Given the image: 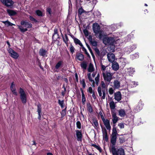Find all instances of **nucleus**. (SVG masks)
<instances>
[{
	"instance_id": "obj_1",
	"label": "nucleus",
	"mask_w": 155,
	"mask_h": 155,
	"mask_svg": "<svg viewBox=\"0 0 155 155\" xmlns=\"http://www.w3.org/2000/svg\"><path fill=\"white\" fill-rule=\"evenodd\" d=\"M21 25H18V28L22 33H24L28 31V28L32 27V24L27 21L26 20H22L20 22Z\"/></svg>"
},
{
	"instance_id": "obj_2",
	"label": "nucleus",
	"mask_w": 155,
	"mask_h": 155,
	"mask_svg": "<svg viewBox=\"0 0 155 155\" xmlns=\"http://www.w3.org/2000/svg\"><path fill=\"white\" fill-rule=\"evenodd\" d=\"M110 150L113 155H115L116 154L117 155H125L124 150L122 148H119L117 150L114 147L113 148H110Z\"/></svg>"
},
{
	"instance_id": "obj_3",
	"label": "nucleus",
	"mask_w": 155,
	"mask_h": 155,
	"mask_svg": "<svg viewBox=\"0 0 155 155\" xmlns=\"http://www.w3.org/2000/svg\"><path fill=\"white\" fill-rule=\"evenodd\" d=\"M19 93L20 94V98L23 104H25L27 102V96L24 90L20 87Z\"/></svg>"
},
{
	"instance_id": "obj_4",
	"label": "nucleus",
	"mask_w": 155,
	"mask_h": 155,
	"mask_svg": "<svg viewBox=\"0 0 155 155\" xmlns=\"http://www.w3.org/2000/svg\"><path fill=\"white\" fill-rule=\"evenodd\" d=\"M103 76V77L105 82L108 83L109 84L111 80L112 79V74L110 72H107L106 73L103 72L102 73Z\"/></svg>"
},
{
	"instance_id": "obj_5",
	"label": "nucleus",
	"mask_w": 155,
	"mask_h": 155,
	"mask_svg": "<svg viewBox=\"0 0 155 155\" xmlns=\"http://www.w3.org/2000/svg\"><path fill=\"white\" fill-rule=\"evenodd\" d=\"M100 125L102 129L103 140H105L106 142H107L108 140V139L107 131L105 127H103L101 124H100Z\"/></svg>"
},
{
	"instance_id": "obj_6",
	"label": "nucleus",
	"mask_w": 155,
	"mask_h": 155,
	"mask_svg": "<svg viewBox=\"0 0 155 155\" xmlns=\"http://www.w3.org/2000/svg\"><path fill=\"white\" fill-rule=\"evenodd\" d=\"M117 136H111L110 139V148H113L115 147V145L116 143Z\"/></svg>"
},
{
	"instance_id": "obj_7",
	"label": "nucleus",
	"mask_w": 155,
	"mask_h": 155,
	"mask_svg": "<svg viewBox=\"0 0 155 155\" xmlns=\"http://www.w3.org/2000/svg\"><path fill=\"white\" fill-rule=\"evenodd\" d=\"M93 30L95 35L98 34L100 30V26L97 23H94L93 25Z\"/></svg>"
},
{
	"instance_id": "obj_8",
	"label": "nucleus",
	"mask_w": 155,
	"mask_h": 155,
	"mask_svg": "<svg viewBox=\"0 0 155 155\" xmlns=\"http://www.w3.org/2000/svg\"><path fill=\"white\" fill-rule=\"evenodd\" d=\"M8 53H9L10 56L12 58L16 59L19 57V55L18 54L13 50L12 48H9L8 50Z\"/></svg>"
},
{
	"instance_id": "obj_9",
	"label": "nucleus",
	"mask_w": 155,
	"mask_h": 155,
	"mask_svg": "<svg viewBox=\"0 0 155 155\" xmlns=\"http://www.w3.org/2000/svg\"><path fill=\"white\" fill-rule=\"evenodd\" d=\"M1 2L7 7L12 6L14 4L12 0H1Z\"/></svg>"
},
{
	"instance_id": "obj_10",
	"label": "nucleus",
	"mask_w": 155,
	"mask_h": 155,
	"mask_svg": "<svg viewBox=\"0 0 155 155\" xmlns=\"http://www.w3.org/2000/svg\"><path fill=\"white\" fill-rule=\"evenodd\" d=\"M104 43H106L109 44H112L114 41V40L113 38L111 37H106L103 40Z\"/></svg>"
},
{
	"instance_id": "obj_11",
	"label": "nucleus",
	"mask_w": 155,
	"mask_h": 155,
	"mask_svg": "<svg viewBox=\"0 0 155 155\" xmlns=\"http://www.w3.org/2000/svg\"><path fill=\"white\" fill-rule=\"evenodd\" d=\"M77 140L78 141L81 142L83 138V135L81 130H75Z\"/></svg>"
},
{
	"instance_id": "obj_12",
	"label": "nucleus",
	"mask_w": 155,
	"mask_h": 155,
	"mask_svg": "<svg viewBox=\"0 0 155 155\" xmlns=\"http://www.w3.org/2000/svg\"><path fill=\"white\" fill-rule=\"evenodd\" d=\"M111 115L112 118V122L113 124H115L118 120V117L116 115V113L114 110L111 112Z\"/></svg>"
},
{
	"instance_id": "obj_13",
	"label": "nucleus",
	"mask_w": 155,
	"mask_h": 155,
	"mask_svg": "<svg viewBox=\"0 0 155 155\" xmlns=\"http://www.w3.org/2000/svg\"><path fill=\"white\" fill-rule=\"evenodd\" d=\"M37 112L38 114V119L39 120H41V115H42V107L41 104L38 103L37 105Z\"/></svg>"
},
{
	"instance_id": "obj_14",
	"label": "nucleus",
	"mask_w": 155,
	"mask_h": 155,
	"mask_svg": "<svg viewBox=\"0 0 155 155\" xmlns=\"http://www.w3.org/2000/svg\"><path fill=\"white\" fill-rule=\"evenodd\" d=\"M115 99L119 101H120L122 98V96L121 93L120 91H118L114 94Z\"/></svg>"
},
{
	"instance_id": "obj_15",
	"label": "nucleus",
	"mask_w": 155,
	"mask_h": 155,
	"mask_svg": "<svg viewBox=\"0 0 155 155\" xmlns=\"http://www.w3.org/2000/svg\"><path fill=\"white\" fill-rule=\"evenodd\" d=\"M107 56L108 59L110 62H113L114 61L115 56L114 54L112 53H108Z\"/></svg>"
},
{
	"instance_id": "obj_16",
	"label": "nucleus",
	"mask_w": 155,
	"mask_h": 155,
	"mask_svg": "<svg viewBox=\"0 0 155 155\" xmlns=\"http://www.w3.org/2000/svg\"><path fill=\"white\" fill-rule=\"evenodd\" d=\"M58 29L57 28H55L54 29V33L52 36V39L54 41H56L57 38H59Z\"/></svg>"
},
{
	"instance_id": "obj_17",
	"label": "nucleus",
	"mask_w": 155,
	"mask_h": 155,
	"mask_svg": "<svg viewBox=\"0 0 155 155\" xmlns=\"http://www.w3.org/2000/svg\"><path fill=\"white\" fill-rule=\"evenodd\" d=\"M97 91L99 94V96L102 97V99H104L105 98L106 96V93H103V96H102V93L101 87L100 86H99L97 88Z\"/></svg>"
},
{
	"instance_id": "obj_18",
	"label": "nucleus",
	"mask_w": 155,
	"mask_h": 155,
	"mask_svg": "<svg viewBox=\"0 0 155 155\" xmlns=\"http://www.w3.org/2000/svg\"><path fill=\"white\" fill-rule=\"evenodd\" d=\"M103 122L107 129L108 130H110L111 129V127L110 125V120L107 119H106L104 121H103Z\"/></svg>"
},
{
	"instance_id": "obj_19",
	"label": "nucleus",
	"mask_w": 155,
	"mask_h": 155,
	"mask_svg": "<svg viewBox=\"0 0 155 155\" xmlns=\"http://www.w3.org/2000/svg\"><path fill=\"white\" fill-rule=\"evenodd\" d=\"M112 66L113 69L115 71H117L119 69V65L117 62L115 61L112 62Z\"/></svg>"
},
{
	"instance_id": "obj_20",
	"label": "nucleus",
	"mask_w": 155,
	"mask_h": 155,
	"mask_svg": "<svg viewBox=\"0 0 155 155\" xmlns=\"http://www.w3.org/2000/svg\"><path fill=\"white\" fill-rule=\"evenodd\" d=\"M87 112L90 113H92L93 111L92 107L90 102L87 103Z\"/></svg>"
},
{
	"instance_id": "obj_21",
	"label": "nucleus",
	"mask_w": 155,
	"mask_h": 155,
	"mask_svg": "<svg viewBox=\"0 0 155 155\" xmlns=\"http://www.w3.org/2000/svg\"><path fill=\"white\" fill-rule=\"evenodd\" d=\"M76 58L79 61H82L84 59V56L82 53H77L76 55Z\"/></svg>"
},
{
	"instance_id": "obj_22",
	"label": "nucleus",
	"mask_w": 155,
	"mask_h": 155,
	"mask_svg": "<svg viewBox=\"0 0 155 155\" xmlns=\"http://www.w3.org/2000/svg\"><path fill=\"white\" fill-rule=\"evenodd\" d=\"M64 62L62 60L59 61L56 64L55 68L56 69H58L59 68L62 67Z\"/></svg>"
},
{
	"instance_id": "obj_23",
	"label": "nucleus",
	"mask_w": 155,
	"mask_h": 155,
	"mask_svg": "<svg viewBox=\"0 0 155 155\" xmlns=\"http://www.w3.org/2000/svg\"><path fill=\"white\" fill-rule=\"evenodd\" d=\"M119 135L117 134V129L115 127V124L113 125V128L112 129V136H117V135Z\"/></svg>"
},
{
	"instance_id": "obj_24",
	"label": "nucleus",
	"mask_w": 155,
	"mask_h": 155,
	"mask_svg": "<svg viewBox=\"0 0 155 155\" xmlns=\"http://www.w3.org/2000/svg\"><path fill=\"white\" fill-rule=\"evenodd\" d=\"M14 86L15 85L14 84V82H12V83L10 87L12 93L15 95L17 96L18 95V93L17 92L15 91V87H13V86Z\"/></svg>"
},
{
	"instance_id": "obj_25",
	"label": "nucleus",
	"mask_w": 155,
	"mask_h": 155,
	"mask_svg": "<svg viewBox=\"0 0 155 155\" xmlns=\"http://www.w3.org/2000/svg\"><path fill=\"white\" fill-rule=\"evenodd\" d=\"M119 114L121 117H124L126 115L125 110L123 109H121L118 110Z\"/></svg>"
},
{
	"instance_id": "obj_26",
	"label": "nucleus",
	"mask_w": 155,
	"mask_h": 155,
	"mask_svg": "<svg viewBox=\"0 0 155 155\" xmlns=\"http://www.w3.org/2000/svg\"><path fill=\"white\" fill-rule=\"evenodd\" d=\"M7 12L9 15L10 16H14L17 14L16 12L13 10L11 9H7Z\"/></svg>"
},
{
	"instance_id": "obj_27",
	"label": "nucleus",
	"mask_w": 155,
	"mask_h": 155,
	"mask_svg": "<svg viewBox=\"0 0 155 155\" xmlns=\"http://www.w3.org/2000/svg\"><path fill=\"white\" fill-rule=\"evenodd\" d=\"M47 52V51L46 50L41 48L40 50L39 54L40 56L45 57Z\"/></svg>"
},
{
	"instance_id": "obj_28",
	"label": "nucleus",
	"mask_w": 155,
	"mask_h": 155,
	"mask_svg": "<svg viewBox=\"0 0 155 155\" xmlns=\"http://www.w3.org/2000/svg\"><path fill=\"white\" fill-rule=\"evenodd\" d=\"M80 90L82 93V103L83 104H85L86 102V98L85 97V95L84 93V91L81 88H80Z\"/></svg>"
},
{
	"instance_id": "obj_29",
	"label": "nucleus",
	"mask_w": 155,
	"mask_h": 155,
	"mask_svg": "<svg viewBox=\"0 0 155 155\" xmlns=\"http://www.w3.org/2000/svg\"><path fill=\"white\" fill-rule=\"evenodd\" d=\"M114 88L115 89H118L120 87V83L119 81L117 80H114Z\"/></svg>"
},
{
	"instance_id": "obj_30",
	"label": "nucleus",
	"mask_w": 155,
	"mask_h": 155,
	"mask_svg": "<svg viewBox=\"0 0 155 155\" xmlns=\"http://www.w3.org/2000/svg\"><path fill=\"white\" fill-rule=\"evenodd\" d=\"M87 63L86 61H83L81 64V67L84 70H86L87 66Z\"/></svg>"
},
{
	"instance_id": "obj_31",
	"label": "nucleus",
	"mask_w": 155,
	"mask_h": 155,
	"mask_svg": "<svg viewBox=\"0 0 155 155\" xmlns=\"http://www.w3.org/2000/svg\"><path fill=\"white\" fill-rule=\"evenodd\" d=\"M91 146L93 147L98 150L100 153L102 151V149L99 146H97L95 144H94L93 143H91Z\"/></svg>"
},
{
	"instance_id": "obj_32",
	"label": "nucleus",
	"mask_w": 155,
	"mask_h": 155,
	"mask_svg": "<svg viewBox=\"0 0 155 155\" xmlns=\"http://www.w3.org/2000/svg\"><path fill=\"white\" fill-rule=\"evenodd\" d=\"M94 69L93 64L91 63H90L88 69V71L89 72H92L94 71Z\"/></svg>"
},
{
	"instance_id": "obj_33",
	"label": "nucleus",
	"mask_w": 155,
	"mask_h": 155,
	"mask_svg": "<svg viewBox=\"0 0 155 155\" xmlns=\"http://www.w3.org/2000/svg\"><path fill=\"white\" fill-rule=\"evenodd\" d=\"M74 42L76 45H79L81 47H83V46L80 41L78 38H74Z\"/></svg>"
},
{
	"instance_id": "obj_34",
	"label": "nucleus",
	"mask_w": 155,
	"mask_h": 155,
	"mask_svg": "<svg viewBox=\"0 0 155 155\" xmlns=\"http://www.w3.org/2000/svg\"><path fill=\"white\" fill-rule=\"evenodd\" d=\"M62 37L63 40L64 42L68 46V41H69V39L68 38V37L66 34L65 35V38H64V36L62 34Z\"/></svg>"
},
{
	"instance_id": "obj_35",
	"label": "nucleus",
	"mask_w": 155,
	"mask_h": 155,
	"mask_svg": "<svg viewBox=\"0 0 155 155\" xmlns=\"http://www.w3.org/2000/svg\"><path fill=\"white\" fill-rule=\"evenodd\" d=\"M86 11L84 10L82 7L79 8L78 11V16L81 15L82 13H85Z\"/></svg>"
},
{
	"instance_id": "obj_36",
	"label": "nucleus",
	"mask_w": 155,
	"mask_h": 155,
	"mask_svg": "<svg viewBox=\"0 0 155 155\" xmlns=\"http://www.w3.org/2000/svg\"><path fill=\"white\" fill-rule=\"evenodd\" d=\"M109 105L110 108L111 109L114 110L115 109L116 105L114 101H112L110 102Z\"/></svg>"
},
{
	"instance_id": "obj_37",
	"label": "nucleus",
	"mask_w": 155,
	"mask_h": 155,
	"mask_svg": "<svg viewBox=\"0 0 155 155\" xmlns=\"http://www.w3.org/2000/svg\"><path fill=\"white\" fill-rule=\"evenodd\" d=\"M120 136V137L119 138V142L120 143H123L125 141V137L123 136V135Z\"/></svg>"
},
{
	"instance_id": "obj_38",
	"label": "nucleus",
	"mask_w": 155,
	"mask_h": 155,
	"mask_svg": "<svg viewBox=\"0 0 155 155\" xmlns=\"http://www.w3.org/2000/svg\"><path fill=\"white\" fill-rule=\"evenodd\" d=\"M93 122L94 124V127H97L98 126V120L95 118L92 119Z\"/></svg>"
},
{
	"instance_id": "obj_39",
	"label": "nucleus",
	"mask_w": 155,
	"mask_h": 155,
	"mask_svg": "<svg viewBox=\"0 0 155 155\" xmlns=\"http://www.w3.org/2000/svg\"><path fill=\"white\" fill-rule=\"evenodd\" d=\"M86 45L88 50H89L91 55H92V57L93 58H95V57L94 55V54L92 52V50H91L89 45L87 44L86 43Z\"/></svg>"
},
{
	"instance_id": "obj_40",
	"label": "nucleus",
	"mask_w": 155,
	"mask_h": 155,
	"mask_svg": "<svg viewBox=\"0 0 155 155\" xmlns=\"http://www.w3.org/2000/svg\"><path fill=\"white\" fill-rule=\"evenodd\" d=\"M66 108L67 107H66L64 109L62 110L61 112V118H63L66 115Z\"/></svg>"
},
{
	"instance_id": "obj_41",
	"label": "nucleus",
	"mask_w": 155,
	"mask_h": 155,
	"mask_svg": "<svg viewBox=\"0 0 155 155\" xmlns=\"http://www.w3.org/2000/svg\"><path fill=\"white\" fill-rule=\"evenodd\" d=\"M66 86L64 84L63 85L62 88H64V91H62L61 92L62 95L64 97L65 95L66 92Z\"/></svg>"
},
{
	"instance_id": "obj_42",
	"label": "nucleus",
	"mask_w": 155,
	"mask_h": 155,
	"mask_svg": "<svg viewBox=\"0 0 155 155\" xmlns=\"http://www.w3.org/2000/svg\"><path fill=\"white\" fill-rule=\"evenodd\" d=\"M82 48L83 51L85 52V54L87 55V56L89 58H91L90 56L87 52L86 49L83 46L82 47Z\"/></svg>"
},
{
	"instance_id": "obj_43",
	"label": "nucleus",
	"mask_w": 155,
	"mask_h": 155,
	"mask_svg": "<svg viewBox=\"0 0 155 155\" xmlns=\"http://www.w3.org/2000/svg\"><path fill=\"white\" fill-rule=\"evenodd\" d=\"M2 22L5 24V25H7V26H12L13 25H14L12 23L10 22L8 20L5 21H3Z\"/></svg>"
},
{
	"instance_id": "obj_44",
	"label": "nucleus",
	"mask_w": 155,
	"mask_h": 155,
	"mask_svg": "<svg viewBox=\"0 0 155 155\" xmlns=\"http://www.w3.org/2000/svg\"><path fill=\"white\" fill-rule=\"evenodd\" d=\"M29 18L30 20L32 21V23H33V22L35 23H37L38 22V20L33 18V17L32 16L30 15L29 16Z\"/></svg>"
},
{
	"instance_id": "obj_45",
	"label": "nucleus",
	"mask_w": 155,
	"mask_h": 155,
	"mask_svg": "<svg viewBox=\"0 0 155 155\" xmlns=\"http://www.w3.org/2000/svg\"><path fill=\"white\" fill-rule=\"evenodd\" d=\"M70 51L71 54H73L74 52L75 49L73 46L71 44L70 47Z\"/></svg>"
},
{
	"instance_id": "obj_46",
	"label": "nucleus",
	"mask_w": 155,
	"mask_h": 155,
	"mask_svg": "<svg viewBox=\"0 0 155 155\" xmlns=\"http://www.w3.org/2000/svg\"><path fill=\"white\" fill-rule=\"evenodd\" d=\"M80 84H82L83 88H84L86 87V83L85 82V80L83 79L81 80L80 81Z\"/></svg>"
},
{
	"instance_id": "obj_47",
	"label": "nucleus",
	"mask_w": 155,
	"mask_h": 155,
	"mask_svg": "<svg viewBox=\"0 0 155 155\" xmlns=\"http://www.w3.org/2000/svg\"><path fill=\"white\" fill-rule=\"evenodd\" d=\"M135 72V69L133 68H129L128 69V72L130 74H132Z\"/></svg>"
},
{
	"instance_id": "obj_48",
	"label": "nucleus",
	"mask_w": 155,
	"mask_h": 155,
	"mask_svg": "<svg viewBox=\"0 0 155 155\" xmlns=\"http://www.w3.org/2000/svg\"><path fill=\"white\" fill-rule=\"evenodd\" d=\"M36 13L38 16H42V12L39 10H36Z\"/></svg>"
},
{
	"instance_id": "obj_49",
	"label": "nucleus",
	"mask_w": 155,
	"mask_h": 155,
	"mask_svg": "<svg viewBox=\"0 0 155 155\" xmlns=\"http://www.w3.org/2000/svg\"><path fill=\"white\" fill-rule=\"evenodd\" d=\"M76 126L77 128L80 129L81 128V124L80 121H77L76 122Z\"/></svg>"
},
{
	"instance_id": "obj_50",
	"label": "nucleus",
	"mask_w": 155,
	"mask_h": 155,
	"mask_svg": "<svg viewBox=\"0 0 155 155\" xmlns=\"http://www.w3.org/2000/svg\"><path fill=\"white\" fill-rule=\"evenodd\" d=\"M90 42L94 46H96L97 45V42L94 40L91 41Z\"/></svg>"
},
{
	"instance_id": "obj_51",
	"label": "nucleus",
	"mask_w": 155,
	"mask_h": 155,
	"mask_svg": "<svg viewBox=\"0 0 155 155\" xmlns=\"http://www.w3.org/2000/svg\"><path fill=\"white\" fill-rule=\"evenodd\" d=\"M83 32L85 36H87L88 35L89 32L87 29H84L83 30Z\"/></svg>"
},
{
	"instance_id": "obj_52",
	"label": "nucleus",
	"mask_w": 155,
	"mask_h": 155,
	"mask_svg": "<svg viewBox=\"0 0 155 155\" xmlns=\"http://www.w3.org/2000/svg\"><path fill=\"white\" fill-rule=\"evenodd\" d=\"M108 91L109 94L110 95L112 94L114 92V90L112 87H110L109 88Z\"/></svg>"
},
{
	"instance_id": "obj_53",
	"label": "nucleus",
	"mask_w": 155,
	"mask_h": 155,
	"mask_svg": "<svg viewBox=\"0 0 155 155\" xmlns=\"http://www.w3.org/2000/svg\"><path fill=\"white\" fill-rule=\"evenodd\" d=\"M124 124L122 123H120L118 124V126L121 129L124 128Z\"/></svg>"
},
{
	"instance_id": "obj_54",
	"label": "nucleus",
	"mask_w": 155,
	"mask_h": 155,
	"mask_svg": "<svg viewBox=\"0 0 155 155\" xmlns=\"http://www.w3.org/2000/svg\"><path fill=\"white\" fill-rule=\"evenodd\" d=\"M46 12L48 13V14L51 15V9L50 7H48L46 9Z\"/></svg>"
},
{
	"instance_id": "obj_55",
	"label": "nucleus",
	"mask_w": 155,
	"mask_h": 155,
	"mask_svg": "<svg viewBox=\"0 0 155 155\" xmlns=\"http://www.w3.org/2000/svg\"><path fill=\"white\" fill-rule=\"evenodd\" d=\"M101 84L102 88H106V85L104 81H101Z\"/></svg>"
},
{
	"instance_id": "obj_56",
	"label": "nucleus",
	"mask_w": 155,
	"mask_h": 155,
	"mask_svg": "<svg viewBox=\"0 0 155 155\" xmlns=\"http://www.w3.org/2000/svg\"><path fill=\"white\" fill-rule=\"evenodd\" d=\"M98 34H99V38L100 39H101L103 36L102 31V30L100 31V32L98 33Z\"/></svg>"
},
{
	"instance_id": "obj_57",
	"label": "nucleus",
	"mask_w": 155,
	"mask_h": 155,
	"mask_svg": "<svg viewBox=\"0 0 155 155\" xmlns=\"http://www.w3.org/2000/svg\"><path fill=\"white\" fill-rule=\"evenodd\" d=\"M101 90L103 93H106H106L108 94L107 93V88H102Z\"/></svg>"
},
{
	"instance_id": "obj_58",
	"label": "nucleus",
	"mask_w": 155,
	"mask_h": 155,
	"mask_svg": "<svg viewBox=\"0 0 155 155\" xmlns=\"http://www.w3.org/2000/svg\"><path fill=\"white\" fill-rule=\"evenodd\" d=\"M58 103L60 106L63 105L64 103V100H63L62 101H61L60 100H59L58 101Z\"/></svg>"
},
{
	"instance_id": "obj_59",
	"label": "nucleus",
	"mask_w": 155,
	"mask_h": 155,
	"mask_svg": "<svg viewBox=\"0 0 155 155\" xmlns=\"http://www.w3.org/2000/svg\"><path fill=\"white\" fill-rule=\"evenodd\" d=\"M130 48V49H131V50L133 51L136 48V46L135 45H131Z\"/></svg>"
},
{
	"instance_id": "obj_60",
	"label": "nucleus",
	"mask_w": 155,
	"mask_h": 155,
	"mask_svg": "<svg viewBox=\"0 0 155 155\" xmlns=\"http://www.w3.org/2000/svg\"><path fill=\"white\" fill-rule=\"evenodd\" d=\"M106 67L102 64L101 65V70L102 71H104L105 70Z\"/></svg>"
},
{
	"instance_id": "obj_61",
	"label": "nucleus",
	"mask_w": 155,
	"mask_h": 155,
	"mask_svg": "<svg viewBox=\"0 0 155 155\" xmlns=\"http://www.w3.org/2000/svg\"><path fill=\"white\" fill-rule=\"evenodd\" d=\"M88 39L90 42L92 40H94V39L92 38V36L91 35H90L89 36Z\"/></svg>"
},
{
	"instance_id": "obj_62",
	"label": "nucleus",
	"mask_w": 155,
	"mask_h": 155,
	"mask_svg": "<svg viewBox=\"0 0 155 155\" xmlns=\"http://www.w3.org/2000/svg\"><path fill=\"white\" fill-rule=\"evenodd\" d=\"M88 91L90 93L92 94V92H93V91H92V88L91 87H89L88 88Z\"/></svg>"
},
{
	"instance_id": "obj_63",
	"label": "nucleus",
	"mask_w": 155,
	"mask_h": 155,
	"mask_svg": "<svg viewBox=\"0 0 155 155\" xmlns=\"http://www.w3.org/2000/svg\"><path fill=\"white\" fill-rule=\"evenodd\" d=\"M95 51L96 53L98 55H99L100 52L98 48H95Z\"/></svg>"
},
{
	"instance_id": "obj_64",
	"label": "nucleus",
	"mask_w": 155,
	"mask_h": 155,
	"mask_svg": "<svg viewBox=\"0 0 155 155\" xmlns=\"http://www.w3.org/2000/svg\"><path fill=\"white\" fill-rule=\"evenodd\" d=\"M92 97L93 98L94 100H95L96 99V96H95V91H93V92H92Z\"/></svg>"
}]
</instances>
